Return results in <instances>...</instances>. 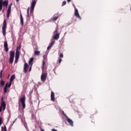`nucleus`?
Wrapping results in <instances>:
<instances>
[{
  "instance_id": "nucleus-1",
  "label": "nucleus",
  "mask_w": 131,
  "mask_h": 131,
  "mask_svg": "<svg viewBox=\"0 0 131 131\" xmlns=\"http://www.w3.org/2000/svg\"><path fill=\"white\" fill-rule=\"evenodd\" d=\"M35 5H36V1L35 0H32V2L30 8L29 7L27 9V18H30V16L29 15V10H30V13L32 14V13H33V11H34Z\"/></svg>"
},
{
  "instance_id": "nucleus-2",
  "label": "nucleus",
  "mask_w": 131,
  "mask_h": 131,
  "mask_svg": "<svg viewBox=\"0 0 131 131\" xmlns=\"http://www.w3.org/2000/svg\"><path fill=\"white\" fill-rule=\"evenodd\" d=\"M14 58H15V51H11L10 52V58H9L10 64H13V62H14Z\"/></svg>"
},
{
  "instance_id": "nucleus-3",
  "label": "nucleus",
  "mask_w": 131,
  "mask_h": 131,
  "mask_svg": "<svg viewBox=\"0 0 131 131\" xmlns=\"http://www.w3.org/2000/svg\"><path fill=\"white\" fill-rule=\"evenodd\" d=\"M47 77H48V72L47 71L42 72L41 75V81H46L47 80Z\"/></svg>"
},
{
  "instance_id": "nucleus-4",
  "label": "nucleus",
  "mask_w": 131,
  "mask_h": 131,
  "mask_svg": "<svg viewBox=\"0 0 131 131\" xmlns=\"http://www.w3.org/2000/svg\"><path fill=\"white\" fill-rule=\"evenodd\" d=\"M26 98L25 97V95H24L22 98L20 99V102L21 103L23 109H25L26 107V104H25V101Z\"/></svg>"
},
{
  "instance_id": "nucleus-5",
  "label": "nucleus",
  "mask_w": 131,
  "mask_h": 131,
  "mask_svg": "<svg viewBox=\"0 0 131 131\" xmlns=\"http://www.w3.org/2000/svg\"><path fill=\"white\" fill-rule=\"evenodd\" d=\"M6 29H7V21L6 20L4 21L3 26L2 27V32L3 35H6Z\"/></svg>"
},
{
  "instance_id": "nucleus-6",
  "label": "nucleus",
  "mask_w": 131,
  "mask_h": 131,
  "mask_svg": "<svg viewBox=\"0 0 131 131\" xmlns=\"http://www.w3.org/2000/svg\"><path fill=\"white\" fill-rule=\"evenodd\" d=\"M12 85V83L11 82H9V83H7L4 87V94H7V92H8V89H10V88H11V86Z\"/></svg>"
},
{
  "instance_id": "nucleus-7",
  "label": "nucleus",
  "mask_w": 131,
  "mask_h": 131,
  "mask_svg": "<svg viewBox=\"0 0 131 131\" xmlns=\"http://www.w3.org/2000/svg\"><path fill=\"white\" fill-rule=\"evenodd\" d=\"M63 112V114L64 116H65V117H66L68 122L69 123V124L71 125V126H73V120L69 118V117H68V116H66V114H64V112Z\"/></svg>"
},
{
  "instance_id": "nucleus-8",
  "label": "nucleus",
  "mask_w": 131,
  "mask_h": 131,
  "mask_svg": "<svg viewBox=\"0 0 131 131\" xmlns=\"http://www.w3.org/2000/svg\"><path fill=\"white\" fill-rule=\"evenodd\" d=\"M7 104H6V102L4 101V96L1 97V106L2 108L3 107V110H6V107Z\"/></svg>"
},
{
  "instance_id": "nucleus-9",
  "label": "nucleus",
  "mask_w": 131,
  "mask_h": 131,
  "mask_svg": "<svg viewBox=\"0 0 131 131\" xmlns=\"http://www.w3.org/2000/svg\"><path fill=\"white\" fill-rule=\"evenodd\" d=\"M12 5H13V3H11L8 7V9L7 10V18L10 17V14H11V9H12Z\"/></svg>"
},
{
  "instance_id": "nucleus-10",
  "label": "nucleus",
  "mask_w": 131,
  "mask_h": 131,
  "mask_svg": "<svg viewBox=\"0 0 131 131\" xmlns=\"http://www.w3.org/2000/svg\"><path fill=\"white\" fill-rule=\"evenodd\" d=\"M75 17H77V18H78V19H80V20H81V17L79 15L78 10L76 8H75Z\"/></svg>"
},
{
  "instance_id": "nucleus-11",
  "label": "nucleus",
  "mask_w": 131,
  "mask_h": 131,
  "mask_svg": "<svg viewBox=\"0 0 131 131\" xmlns=\"http://www.w3.org/2000/svg\"><path fill=\"white\" fill-rule=\"evenodd\" d=\"M28 64L27 63H25L24 67V72L25 73H27V71H28Z\"/></svg>"
},
{
  "instance_id": "nucleus-12",
  "label": "nucleus",
  "mask_w": 131,
  "mask_h": 131,
  "mask_svg": "<svg viewBox=\"0 0 131 131\" xmlns=\"http://www.w3.org/2000/svg\"><path fill=\"white\" fill-rule=\"evenodd\" d=\"M4 49H5L6 52H9V47H8V42H7V41H6L4 42Z\"/></svg>"
},
{
  "instance_id": "nucleus-13",
  "label": "nucleus",
  "mask_w": 131,
  "mask_h": 131,
  "mask_svg": "<svg viewBox=\"0 0 131 131\" xmlns=\"http://www.w3.org/2000/svg\"><path fill=\"white\" fill-rule=\"evenodd\" d=\"M51 100L52 102H55V93L53 91H51Z\"/></svg>"
},
{
  "instance_id": "nucleus-14",
  "label": "nucleus",
  "mask_w": 131,
  "mask_h": 131,
  "mask_svg": "<svg viewBox=\"0 0 131 131\" xmlns=\"http://www.w3.org/2000/svg\"><path fill=\"white\" fill-rule=\"evenodd\" d=\"M2 5L4 6V7H6V8H8V6L9 5V2H8V0H5L2 3Z\"/></svg>"
},
{
  "instance_id": "nucleus-15",
  "label": "nucleus",
  "mask_w": 131,
  "mask_h": 131,
  "mask_svg": "<svg viewBox=\"0 0 131 131\" xmlns=\"http://www.w3.org/2000/svg\"><path fill=\"white\" fill-rule=\"evenodd\" d=\"M20 25L21 26H23L24 25V19H23V16H22V14H20Z\"/></svg>"
},
{
  "instance_id": "nucleus-16",
  "label": "nucleus",
  "mask_w": 131,
  "mask_h": 131,
  "mask_svg": "<svg viewBox=\"0 0 131 131\" xmlns=\"http://www.w3.org/2000/svg\"><path fill=\"white\" fill-rule=\"evenodd\" d=\"M20 56V52L18 51L15 53V59L19 60V57Z\"/></svg>"
},
{
  "instance_id": "nucleus-17",
  "label": "nucleus",
  "mask_w": 131,
  "mask_h": 131,
  "mask_svg": "<svg viewBox=\"0 0 131 131\" xmlns=\"http://www.w3.org/2000/svg\"><path fill=\"white\" fill-rule=\"evenodd\" d=\"M60 34H55V35L53 36V39H55V40H58Z\"/></svg>"
},
{
  "instance_id": "nucleus-18",
  "label": "nucleus",
  "mask_w": 131,
  "mask_h": 131,
  "mask_svg": "<svg viewBox=\"0 0 131 131\" xmlns=\"http://www.w3.org/2000/svg\"><path fill=\"white\" fill-rule=\"evenodd\" d=\"M41 69L42 71H43L46 69V61L45 60H42Z\"/></svg>"
},
{
  "instance_id": "nucleus-19",
  "label": "nucleus",
  "mask_w": 131,
  "mask_h": 131,
  "mask_svg": "<svg viewBox=\"0 0 131 131\" xmlns=\"http://www.w3.org/2000/svg\"><path fill=\"white\" fill-rule=\"evenodd\" d=\"M5 82L3 80H0V88L5 86Z\"/></svg>"
},
{
  "instance_id": "nucleus-20",
  "label": "nucleus",
  "mask_w": 131,
  "mask_h": 131,
  "mask_svg": "<svg viewBox=\"0 0 131 131\" xmlns=\"http://www.w3.org/2000/svg\"><path fill=\"white\" fill-rule=\"evenodd\" d=\"M15 79V75H12L11 77H10V82L12 83L13 82V81Z\"/></svg>"
},
{
  "instance_id": "nucleus-21",
  "label": "nucleus",
  "mask_w": 131,
  "mask_h": 131,
  "mask_svg": "<svg viewBox=\"0 0 131 131\" xmlns=\"http://www.w3.org/2000/svg\"><path fill=\"white\" fill-rule=\"evenodd\" d=\"M34 60V58H33V57L31 58L29 60V64H32V62H33Z\"/></svg>"
},
{
  "instance_id": "nucleus-22",
  "label": "nucleus",
  "mask_w": 131,
  "mask_h": 131,
  "mask_svg": "<svg viewBox=\"0 0 131 131\" xmlns=\"http://www.w3.org/2000/svg\"><path fill=\"white\" fill-rule=\"evenodd\" d=\"M43 58L44 59L43 61H45V62H47V61H48V57H47V55H43Z\"/></svg>"
},
{
  "instance_id": "nucleus-23",
  "label": "nucleus",
  "mask_w": 131,
  "mask_h": 131,
  "mask_svg": "<svg viewBox=\"0 0 131 131\" xmlns=\"http://www.w3.org/2000/svg\"><path fill=\"white\" fill-rule=\"evenodd\" d=\"M1 128L2 131H7V126H6V125H5L4 127L2 126Z\"/></svg>"
},
{
  "instance_id": "nucleus-24",
  "label": "nucleus",
  "mask_w": 131,
  "mask_h": 131,
  "mask_svg": "<svg viewBox=\"0 0 131 131\" xmlns=\"http://www.w3.org/2000/svg\"><path fill=\"white\" fill-rule=\"evenodd\" d=\"M35 53V54L36 55V56H39L40 54V51H35L34 52Z\"/></svg>"
},
{
  "instance_id": "nucleus-25",
  "label": "nucleus",
  "mask_w": 131,
  "mask_h": 131,
  "mask_svg": "<svg viewBox=\"0 0 131 131\" xmlns=\"http://www.w3.org/2000/svg\"><path fill=\"white\" fill-rule=\"evenodd\" d=\"M54 45H55V40H52L51 42L50 43V46L51 47H53V46H54Z\"/></svg>"
},
{
  "instance_id": "nucleus-26",
  "label": "nucleus",
  "mask_w": 131,
  "mask_h": 131,
  "mask_svg": "<svg viewBox=\"0 0 131 131\" xmlns=\"http://www.w3.org/2000/svg\"><path fill=\"white\" fill-rule=\"evenodd\" d=\"M59 18V16H56L52 18L53 21H57L58 20V18Z\"/></svg>"
},
{
  "instance_id": "nucleus-27",
  "label": "nucleus",
  "mask_w": 131,
  "mask_h": 131,
  "mask_svg": "<svg viewBox=\"0 0 131 131\" xmlns=\"http://www.w3.org/2000/svg\"><path fill=\"white\" fill-rule=\"evenodd\" d=\"M60 34V33H58V29H56L54 32V34Z\"/></svg>"
},
{
  "instance_id": "nucleus-28",
  "label": "nucleus",
  "mask_w": 131,
  "mask_h": 131,
  "mask_svg": "<svg viewBox=\"0 0 131 131\" xmlns=\"http://www.w3.org/2000/svg\"><path fill=\"white\" fill-rule=\"evenodd\" d=\"M21 50V46H19V47H18L16 49V52H19V50Z\"/></svg>"
},
{
  "instance_id": "nucleus-29",
  "label": "nucleus",
  "mask_w": 131,
  "mask_h": 131,
  "mask_svg": "<svg viewBox=\"0 0 131 131\" xmlns=\"http://www.w3.org/2000/svg\"><path fill=\"white\" fill-rule=\"evenodd\" d=\"M2 10H3V4L0 3V12L2 11Z\"/></svg>"
},
{
  "instance_id": "nucleus-30",
  "label": "nucleus",
  "mask_w": 131,
  "mask_h": 131,
  "mask_svg": "<svg viewBox=\"0 0 131 131\" xmlns=\"http://www.w3.org/2000/svg\"><path fill=\"white\" fill-rule=\"evenodd\" d=\"M2 124H3V119L2 118V117H0V126L1 125H2Z\"/></svg>"
},
{
  "instance_id": "nucleus-31",
  "label": "nucleus",
  "mask_w": 131,
  "mask_h": 131,
  "mask_svg": "<svg viewBox=\"0 0 131 131\" xmlns=\"http://www.w3.org/2000/svg\"><path fill=\"white\" fill-rule=\"evenodd\" d=\"M66 3H67L66 1H63L62 3V5H61L62 7H63V6H65V5H66Z\"/></svg>"
},
{
  "instance_id": "nucleus-32",
  "label": "nucleus",
  "mask_w": 131,
  "mask_h": 131,
  "mask_svg": "<svg viewBox=\"0 0 131 131\" xmlns=\"http://www.w3.org/2000/svg\"><path fill=\"white\" fill-rule=\"evenodd\" d=\"M3 70H1V73H0V78H2L3 77Z\"/></svg>"
},
{
  "instance_id": "nucleus-33",
  "label": "nucleus",
  "mask_w": 131,
  "mask_h": 131,
  "mask_svg": "<svg viewBox=\"0 0 131 131\" xmlns=\"http://www.w3.org/2000/svg\"><path fill=\"white\" fill-rule=\"evenodd\" d=\"M64 57V55H63V53H61L59 55L60 58H63Z\"/></svg>"
},
{
  "instance_id": "nucleus-34",
  "label": "nucleus",
  "mask_w": 131,
  "mask_h": 131,
  "mask_svg": "<svg viewBox=\"0 0 131 131\" xmlns=\"http://www.w3.org/2000/svg\"><path fill=\"white\" fill-rule=\"evenodd\" d=\"M52 48V46H50V45H49L48 48H47V50H50V49H51Z\"/></svg>"
},
{
  "instance_id": "nucleus-35",
  "label": "nucleus",
  "mask_w": 131,
  "mask_h": 131,
  "mask_svg": "<svg viewBox=\"0 0 131 131\" xmlns=\"http://www.w3.org/2000/svg\"><path fill=\"white\" fill-rule=\"evenodd\" d=\"M58 62H59V64L62 62V59H61V58H59V60H58Z\"/></svg>"
},
{
  "instance_id": "nucleus-36",
  "label": "nucleus",
  "mask_w": 131,
  "mask_h": 131,
  "mask_svg": "<svg viewBox=\"0 0 131 131\" xmlns=\"http://www.w3.org/2000/svg\"><path fill=\"white\" fill-rule=\"evenodd\" d=\"M2 111H3V107L0 106V112H2Z\"/></svg>"
},
{
  "instance_id": "nucleus-37",
  "label": "nucleus",
  "mask_w": 131,
  "mask_h": 131,
  "mask_svg": "<svg viewBox=\"0 0 131 131\" xmlns=\"http://www.w3.org/2000/svg\"><path fill=\"white\" fill-rule=\"evenodd\" d=\"M52 131H58V130L55 128H53V129H52Z\"/></svg>"
},
{
  "instance_id": "nucleus-38",
  "label": "nucleus",
  "mask_w": 131,
  "mask_h": 131,
  "mask_svg": "<svg viewBox=\"0 0 131 131\" xmlns=\"http://www.w3.org/2000/svg\"><path fill=\"white\" fill-rule=\"evenodd\" d=\"M4 0H0V4H3Z\"/></svg>"
},
{
  "instance_id": "nucleus-39",
  "label": "nucleus",
  "mask_w": 131,
  "mask_h": 131,
  "mask_svg": "<svg viewBox=\"0 0 131 131\" xmlns=\"http://www.w3.org/2000/svg\"><path fill=\"white\" fill-rule=\"evenodd\" d=\"M18 62V59H15V63H17Z\"/></svg>"
},
{
  "instance_id": "nucleus-40",
  "label": "nucleus",
  "mask_w": 131,
  "mask_h": 131,
  "mask_svg": "<svg viewBox=\"0 0 131 131\" xmlns=\"http://www.w3.org/2000/svg\"><path fill=\"white\" fill-rule=\"evenodd\" d=\"M31 71V67L29 68V72H30Z\"/></svg>"
},
{
  "instance_id": "nucleus-41",
  "label": "nucleus",
  "mask_w": 131,
  "mask_h": 131,
  "mask_svg": "<svg viewBox=\"0 0 131 131\" xmlns=\"http://www.w3.org/2000/svg\"><path fill=\"white\" fill-rule=\"evenodd\" d=\"M40 129H41V131H45V130L43 128H41V127H40Z\"/></svg>"
},
{
  "instance_id": "nucleus-42",
  "label": "nucleus",
  "mask_w": 131,
  "mask_h": 131,
  "mask_svg": "<svg viewBox=\"0 0 131 131\" xmlns=\"http://www.w3.org/2000/svg\"><path fill=\"white\" fill-rule=\"evenodd\" d=\"M68 3H70L71 2V0H67Z\"/></svg>"
},
{
  "instance_id": "nucleus-43",
  "label": "nucleus",
  "mask_w": 131,
  "mask_h": 131,
  "mask_svg": "<svg viewBox=\"0 0 131 131\" xmlns=\"http://www.w3.org/2000/svg\"><path fill=\"white\" fill-rule=\"evenodd\" d=\"M16 2L18 3V2H19V0H16Z\"/></svg>"
}]
</instances>
